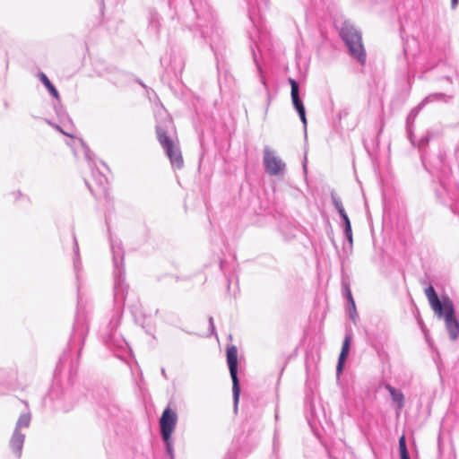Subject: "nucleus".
Returning <instances> with one entry per match:
<instances>
[{"label":"nucleus","mask_w":459,"mask_h":459,"mask_svg":"<svg viewBox=\"0 0 459 459\" xmlns=\"http://www.w3.org/2000/svg\"><path fill=\"white\" fill-rule=\"evenodd\" d=\"M112 252L116 274L114 299L117 307L113 316L109 320L108 325L101 329L100 335L107 344L119 346L121 338L120 335L117 333V329L120 324L122 307L126 299V291L127 287L124 284V279L122 278L121 272L118 268L119 264H121L123 261V254L120 250V247L112 244Z\"/></svg>","instance_id":"f257e3e1"},{"label":"nucleus","mask_w":459,"mask_h":459,"mask_svg":"<svg viewBox=\"0 0 459 459\" xmlns=\"http://www.w3.org/2000/svg\"><path fill=\"white\" fill-rule=\"evenodd\" d=\"M425 295L437 317L445 321L450 339L455 341L459 336V322L455 316L453 301L446 295L439 298L432 285L425 289Z\"/></svg>","instance_id":"f03ea898"},{"label":"nucleus","mask_w":459,"mask_h":459,"mask_svg":"<svg viewBox=\"0 0 459 459\" xmlns=\"http://www.w3.org/2000/svg\"><path fill=\"white\" fill-rule=\"evenodd\" d=\"M172 131L173 123L170 118H166L162 123H158L156 126L158 141L169 157L171 165L176 169H181L184 161L178 146L170 135Z\"/></svg>","instance_id":"7ed1b4c3"},{"label":"nucleus","mask_w":459,"mask_h":459,"mask_svg":"<svg viewBox=\"0 0 459 459\" xmlns=\"http://www.w3.org/2000/svg\"><path fill=\"white\" fill-rule=\"evenodd\" d=\"M340 35L348 48L351 56L357 59L360 65H364L367 55L362 44L360 32L351 23L345 22L341 28Z\"/></svg>","instance_id":"20e7f679"},{"label":"nucleus","mask_w":459,"mask_h":459,"mask_svg":"<svg viewBox=\"0 0 459 459\" xmlns=\"http://www.w3.org/2000/svg\"><path fill=\"white\" fill-rule=\"evenodd\" d=\"M31 420L30 411L22 413L16 423L15 428L9 440V447L12 453L20 459L22 454V447L25 441L26 430L29 429Z\"/></svg>","instance_id":"39448f33"},{"label":"nucleus","mask_w":459,"mask_h":459,"mask_svg":"<svg viewBox=\"0 0 459 459\" xmlns=\"http://www.w3.org/2000/svg\"><path fill=\"white\" fill-rule=\"evenodd\" d=\"M227 363L230 369V374L232 379V393L234 401V409L238 410V403L240 394V385L238 377V350L237 347L232 345L227 349Z\"/></svg>","instance_id":"423d86ee"},{"label":"nucleus","mask_w":459,"mask_h":459,"mask_svg":"<svg viewBox=\"0 0 459 459\" xmlns=\"http://www.w3.org/2000/svg\"><path fill=\"white\" fill-rule=\"evenodd\" d=\"M263 164L264 170L270 176H283L286 170L285 162L269 146L263 151Z\"/></svg>","instance_id":"0eeeda50"},{"label":"nucleus","mask_w":459,"mask_h":459,"mask_svg":"<svg viewBox=\"0 0 459 459\" xmlns=\"http://www.w3.org/2000/svg\"><path fill=\"white\" fill-rule=\"evenodd\" d=\"M178 421L177 413L170 408H166L160 419V430L162 439H168L171 437Z\"/></svg>","instance_id":"6e6552de"},{"label":"nucleus","mask_w":459,"mask_h":459,"mask_svg":"<svg viewBox=\"0 0 459 459\" xmlns=\"http://www.w3.org/2000/svg\"><path fill=\"white\" fill-rule=\"evenodd\" d=\"M92 182L86 180V184L90 191L94 195H106L108 179L104 174L100 172L97 169L91 168Z\"/></svg>","instance_id":"1a4fd4ad"},{"label":"nucleus","mask_w":459,"mask_h":459,"mask_svg":"<svg viewBox=\"0 0 459 459\" xmlns=\"http://www.w3.org/2000/svg\"><path fill=\"white\" fill-rule=\"evenodd\" d=\"M289 83L291 87L290 96L291 100L294 108L297 110L301 122L303 123L304 126H307V117H306V110L303 104V101L301 100L299 97V85L298 82L292 78H289Z\"/></svg>","instance_id":"9d476101"},{"label":"nucleus","mask_w":459,"mask_h":459,"mask_svg":"<svg viewBox=\"0 0 459 459\" xmlns=\"http://www.w3.org/2000/svg\"><path fill=\"white\" fill-rule=\"evenodd\" d=\"M88 322L86 316L78 308L75 322L74 325L73 335L72 338L74 341L79 340L83 341L87 333H88Z\"/></svg>","instance_id":"9b49d317"},{"label":"nucleus","mask_w":459,"mask_h":459,"mask_svg":"<svg viewBox=\"0 0 459 459\" xmlns=\"http://www.w3.org/2000/svg\"><path fill=\"white\" fill-rule=\"evenodd\" d=\"M351 336L350 333H347L343 340L342 351H341V353H340L339 359H338V363H337V367H336L337 376H339L342 372L344 362L349 354V351H350V347H351Z\"/></svg>","instance_id":"f8f14e48"},{"label":"nucleus","mask_w":459,"mask_h":459,"mask_svg":"<svg viewBox=\"0 0 459 459\" xmlns=\"http://www.w3.org/2000/svg\"><path fill=\"white\" fill-rule=\"evenodd\" d=\"M385 389L389 392L393 402L396 403L398 411H401L404 407V395L402 391L390 385H386Z\"/></svg>","instance_id":"ddd939ff"},{"label":"nucleus","mask_w":459,"mask_h":459,"mask_svg":"<svg viewBox=\"0 0 459 459\" xmlns=\"http://www.w3.org/2000/svg\"><path fill=\"white\" fill-rule=\"evenodd\" d=\"M451 96H448L445 93H431L428 95L418 106V108L420 109L426 104L434 102V101H445L446 102Z\"/></svg>","instance_id":"4468645a"},{"label":"nucleus","mask_w":459,"mask_h":459,"mask_svg":"<svg viewBox=\"0 0 459 459\" xmlns=\"http://www.w3.org/2000/svg\"><path fill=\"white\" fill-rule=\"evenodd\" d=\"M39 78L40 82L44 84V86L48 89L49 93L56 99L59 100V93L56 87L51 83L48 80V76L44 73L39 74Z\"/></svg>","instance_id":"2eb2a0df"},{"label":"nucleus","mask_w":459,"mask_h":459,"mask_svg":"<svg viewBox=\"0 0 459 459\" xmlns=\"http://www.w3.org/2000/svg\"><path fill=\"white\" fill-rule=\"evenodd\" d=\"M343 286H344V290H345V296H346V298H347V299L349 301V304H350V307H349L350 316L354 321V317L357 315L356 307H355V302H354V299H353L352 295H351V291L350 287L348 286V284L343 283Z\"/></svg>","instance_id":"dca6fc26"},{"label":"nucleus","mask_w":459,"mask_h":459,"mask_svg":"<svg viewBox=\"0 0 459 459\" xmlns=\"http://www.w3.org/2000/svg\"><path fill=\"white\" fill-rule=\"evenodd\" d=\"M74 271L76 272V277L78 278L79 277V270L81 268V261H80V258H79V247H78V243H77V240H76L75 237H74Z\"/></svg>","instance_id":"f3484780"},{"label":"nucleus","mask_w":459,"mask_h":459,"mask_svg":"<svg viewBox=\"0 0 459 459\" xmlns=\"http://www.w3.org/2000/svg\"><path fill=\"white\" fill-rule=\"evenodd\" d=\"M331 199L334 208L337 210L340 215L346 212L343 208L342 200L334 193L331 194Z\"/></svg>","instance_id":"a211bd4d"},{"label":"nucleus","mask_w":459,"mask_h":459,"mask_svg":"<svg viewBox=\"0 0 459 459\" xmlns=\"http://www.w3.org/2000/svg\"><path fill=\"white\" fill-rule=\"evenodd\" d=\"M163 441L166 445V450H167L168 454L169 455V459H174V447H173L171 437H169V438L167 440L163 439Z\"/></svg>","instance_id":"6ab92c4d"},{"label":"nucleus","mask_w":459,"mask_h":459,"mask_svg":"<svg viewBox=\"0 0 459 459\" xmlns=\"http://www.w3.org/2000/svg\"><path fill=\"white\" fill-rule=\"evenodd\" d=\"M430 134L428 133L425 136H422L419 141V148L421 149L426 146L430 140Z\"/></svg>","instance_id":"aec40b11"},{"label":"nucleus","mask_w":459,"mask_h":459,"mask_svg":"<svg viewBox=\"0 0 459 459\" xmlns=\"http://www.w3.org/2000/svg\"><path fill=\"white\" fill-rule=\"evenodd\" d=\"M343 230L346 239L349 241L350 245L352 246L353 239L351 227H345Z\"/></svg>","instance_id":"412c9836"},{"label":"nucleus","mask_w":459,"mask_h":459,"mask_svg":"<svg viewBox=\"0 0 459 459\" xmlns=\"http://www.w3.org/2000/svg\"><path fill=\"white\" fill-rule=\"evenodd\" d=\"M48 124L50 125L51 126H53L54 128H56V130H58L63 134H65L66 136H69V137H74V134L73 133L64 131L58 125L53 124L50 121H48Z\"/></svg>","instance_id":"4be33fe9"},{"label":"nucleus","mask_w":459,"mask_h":459,"mask_svg":"<svg viewBox=\"0 0 459 459\" xmlns=\"http://www.w3.org/2000/svg\"><path fill=\"white\" fill-rule=\"evenodd\" d=\"M340 216H341V218L342 219V221H343V230L345 229V227H351L350 219H349V217H348L346 212L341 214Z\"/></svg>","instance_id":"5701e85b"},{"label":"nucleus","mask_w":459,"mask_h":459,"mask_svg":"<svg viewBox=\"0 0 459 459\" xmlns=\"http://www.w3.org/2000/svg\"><path fill=\"white\" fill-rule=\"evenodd\" d=\"M403 449H407V446H406L405 437H404V436H402L399 438V450H403Z\"/></svg>","instance_id":"b1692460"},{"label":"nucleus","mask_w":459,"mask_h":459,"mask_svg":"<svg viewBox=\"0 0 459 459\" xmlns=\"http://www.w3.org/2000/svg\"><path fill=\"white\" fill-rule=\"evenodd\" d=\"M401 459H410V455L407 449L400 450Z\"/></svg>","instance_id":"393cba45"},{"label":"nucleus","mask_w":459,"mask_h":459,"mask_svg":"<svg viewBox=\"0 0 459 459\" xmlns=\"http://www.w3.org/2000/svg\"><path fill=\"white\" fill-rule=\"evenodd\" d=\"M327 453H328V455L330 458L332 459H340L339 456L335 454V451L331 449V450H327Z\"/></svg>","instance_id":"a878e982"},{"label":"nucleus","mask_w":459,"mask_h":459,"mask_svg":"<svg viewBox=\"0 0 459 459\" xmlns=\"http://www.w3.org/2000/svg\"><path fill=\"white\" fill-rule=\"evenodd\" d=\"M81 143H82V147L84 148L86 159L90 160L91 158H90L89 150L87 149V147L84 145V143L82 142H81Z\"/></svg>","instance_id":"bb28decb"},{"label":"nucleus","mask_w":459,"mask_h":459,"mask_svg":"<svg viewBox=\"0 0 459 459\" xmlns=\"http://www.w3.org/2000/svg\"><path fill=\"white\" fill-rule=\"evenodd\" d=\"M459 0H451V8L455 9L458 4Z\"/></svg>","instance_id":"cd10ccee"},{"label":"nucleus","mask_w":459,"mask_h":459,"mask_svg":"<svg viewBox=\"0 0 459 459\" xmlns=\"http://www.w3.org/2000/svg\"><path fill=\"white\" fill-rule=\"evenodd\" d=\"M209 325L212 329V332H214V325H213V318L211 316L209 317Z\"/></svg>","instance_id":"c85d7f7f"},{"label":"nucleus","mask_w":459,"mask_h":459,"mask_svg":"<svg viewBox=\"0 0 459 459\" xmlns=\"http://www.w3.org/2000/svg\"><path fill=\"white\" fill-rule=\"evenodd\" d=\"M254 60L256 64V66H257V69H258V72L261 74L262 73V69H261V66L259 65V64L257 63L256 61V58H255V56L254 55Z\"/></svg>","instance_id":"c756f323"},{"label":"nucleus","mask_w":459,"mask_h":459,"mask_svg":"<svg viewBox=\"0 0 459 459\" xmlns=\"http://www.w3.org/2000/svg\"><path fill=\"white\" fill-rule=\"evenodd\" d=\"M261 82L266 87V82L263 76H261Z\"/></svg>","instance_id":"7c9ffc66"},{"label":"nucleus","mask_w":459,"mask_h":459,"mask_svg":"<svg viewBox=\"0 0 459 459\" xmlns=\"http://www.w3.org/2000/svg\"><path fill=\"white\" fill-rule=\"evenodd\" d=\"M210 44H211V47L213 48L214 41L212 39H211Z\"/></svg>","instance_id":"2f4dec72"}]
</instances>
